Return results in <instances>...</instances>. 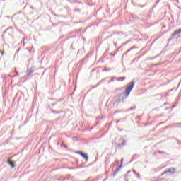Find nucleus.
Wrapping results in <instances>:
<instances>
[{
	"mask_svg": "<svg viewBox=\"0 0 181 181\" xmlns=\"http://www.w3.org/2000/svg\"><path fill=\"white\" fill-rule=\"evenodd\" d=\"M134 86L135 82L134 81H131L130 84H127L124 91L125 93H124V95L122 97V103H125V100H127L128 97H129V94H131V91H132V89L134 88Z\"/></svg>",
	"mask_w": 181,
	"mask_h": 181,
	"instance_id": "f257e3e1",
	"label": "nucleus"
},
{
	"mask_svg": "<svg viewBox=\"0 0 181 181\" xmlns=\"http://www.w3.org/2000/svg\"><path fill=\"white\" fill-rule=\"evenodd\" d=\"M124 97V93H118L115 97V103H117V104H119V103H122V98Z\"/></svg>",
	"mask_w": 181,
	"mask_h": 181,
	"instance_id": "f03ea898",
	"label": "nucleus"
},
{
	"mask_svg": "<svg viewBox=\"0 0 181 181\" xmlns=\"http://www.w3.org/2000/svg\"><path fill=\"white\" fill-rule=\"evenodd\" d=\"M180 33H181V28L175 30L171 35V37H170V39L168 40H170L171 39H173V37H175V36L179 35Z\"/></svg>",
	"mask_w": 181,
	"mask_h": 181,
	"instance_id": "7ed1b4c3",
	"label": "nucleus"
},
{
	"mask_svg": "<svg viewBox=\"0 0 181 181\" xmlns=\"http://www.w3.org/2000/svg\"><path fill=\"white\" fill-rule=\"evenodd\" d=\"M164 173L175 174V173H176V168H171L168 169V170L164 171Z\"/></svg>",
	"mask_w": 181,
	"mask_h": 181,
	"instance_id": "20e7f679",
	"label": "nucleus"
},
{
	"mask_svg": "<svg viewBox=\"0 0 181 181\" xmlns=\"http://www.w3.org/2000/svg\"><path fill=\"white\" fill-rule=\"evenodd\" d=\"M119 170H121V165L119 167H118L113 173V174L112 175V176L113 177H115L117 176V175H118V172H119Z\"/></svg>",
	"mask_w": 181,
	"mask_h": 181,
	"instance_id": "39448f33",
	"label": "nucleus"
},
{
	"mask_svg": "<svg viewBox=\"0 0 181 181\" xmlns=\"http://www.w3.org/2000/svg\"><path fill=\"white\" fill-rule=\"evenodd\" d=\"M81 156L86 160V162H88V155H87V153H82Z\"/></svg>",
	"mask_w": 181,
	"mask_h": 181,
	"instance_id": "423d86ee",
	"label": "nucleus"
},
{
	"mask_svg": "<svg viewBox=\"0 0 181 181\" xmlns=\"http://www.w3.org/2000/svg\"><path fill=\"white\" fill-rule=\"evenodd\" d=\"M127 145V140H123L122 144H118V148H122L123 146H125Z\"/></svg>",
	"mask_w": 181,
	"mask_h": 181,
	"instance_id": "0eeeda50",
	"label": "nucleus"
},
{
	"mask_svg": "<svg viewBox=\"0 0 181 181\" xmlns=\"http://www.w3.org/2000/svg\"><path fill=\"white\" fill-rule=\"evenodd\" d=\"M173 128H181V122L180 123H175L173 124Z\"/></svg>",
	"mask_w": 181,
	"mask_h": 181,
	"instance_id": "6e6552de",
	"label": "nucleus"
},
{
	"mask_svg": "<svg viewBox=\"0 0 181 181\" xmlns=\"http://www.w3.org/2000/svg\"><path fill=\"white\" fill-rule=\"evenodd\" d=\"M8 163L9 164V165L11 166V168H15V163H13V162L8 160Z\"/></svg>",
	"mask_w": 181,
	"mask_h": 181,
	"instance_id": "1a4fd4ad",
	"label": "nucleus"
},
{
	"mask_svg": "<svg viewBox=\"0 0 181 181\" xmlns=\"http://www.w3.org/2000/svg\"><path fill=\"white\" fill-rule=\"evenodd\" d=\"M124 80H127V77L123 76V77H121V78H118L117 79V81H124Z\"/></svg>",
	"mask_w": 181,
	"mask_h": 181,
	"instance_id": "9d476101",
	"label": "nucleus"
},
{
	"mask_svg": "<svg viewBox=\"0 0 181 181\" xmlns=\"http://www.w3.org/2000/svg\"><path fill=\"white\" fill-rule=\"evenodd\" d=\"M132 49H134V47L130 48L129 49H128L127 51H126V52L122 55V57H124V56L128 54V53H129L130 50H132Z\"/></svg>",
	"mask_w": 181,
	"mask_h": 181,
	"instance_id": "9b49d317",
	"label": "nucleus"
},
{
	"mask_svg": "<svg viewBox=\"0 0 181 181\" xmlns=\"http://www.w3.org/2000/svg\"><path fill=\"white\" fill-rule=\"evenodd\" d=\"M32 73H33V71H27L26 72L27 77H29L30 74H32Z\"/></svg>",
	"mask_w": 181,
	"mask_h": 181,
	"instance_id": "f8f14e48",
	"label": "nucleus"
},
{
	"mask_svg": "<svg viewBox=\"0 0 181 181\" xmlns=\"http://www.w3.org/2000/svg\"><path fill=\"white\" fill-rule=\"evenodd\" d=\"M12 78H13V77H16L17 76H19V74L18 72H16V74L15 75H9Z\"/></svg>",
	"mask_w": 181,
	"mask_h": 181,
	"instance_id": "ddd939ff",
	"label": "nucleus"
},
{
	"mask_svg": "<svg viewBox=\"0 0 181 181\" xmlns=\"http://www.w3.org/2000/svg\"><path fill=\"white\" fill-rule=\"evenodd\" d=\"M74 153H77V155H80L81 156V154L83 153V152L78 151H76Z\"/></svg>",
	"mask_w": 181,
	"mask_h": 181,
	"instance_id": "4468645a",
	"label": "nucleus"
},
{
	"mask_svg": "<svg viewBox=\"0 0 181 181\" xmlns=\"http://www.w3.org/2000/svg\"><path fill=\"white\" fill-rule=\"evenodd\" d=\"M115 80H118L117 78V77H112V78H111V81H115Z\"/></svg>",
	"mask_w": 181,
	"mask_h": 181,
	"instance_id": "2eb2a0df",
	"label": "nucleus"
},
{
	"mask_svg": "<svg viewBox=\"0 0 181 181\" xmlns=\"http://www.w3.org/2000/svg\"><path fill=\"white\" fill-rule=\"evenodd\" d=\"M123 162H124V158H122V159H121V161H120V163H121L120 166H121V168H122V163H123Z\"/></svg>",
	"mask_w": 181,
	"mask_h": 181,
	"instance_id": "dca6fc26",
	"label": "nucleus"
},
{
	"mask_svg": "<svg viewBox=\"0 0 181 181\" xmlns=\"http://www.w3.org/2000/svg\"><path fill=\"white\" fill-rule=\"evenodd\" d=\"M132 110H135V107H132L128 109L127 111H131Z\"/></svg>",
	"mask_w": 181,
	"mask_h": 181,
	"instance_id": "f3484780",
	"label": "nucleus"
},
{
	"mask_svg": "<svg viewBox=\"0 0 181 181\" xmlns=\"http://www.w3.org/2000/svg\"><path fill=\"white\" fill-rule=\"evenodd\" d=\"M52 112H53L54 114H59V112H56V111H54V110H53Z\"/></svg>",
	"mask_w": 181,
	"mask_h": 181,
	"instance_id": "a211bd4d",
	"label": "nucleus"
},
{
	"mask_svg": "<svg viewBox=\"0 0 181 181\" xmlns=\"http://www.w3.org/2000/svg\"><path fill=\"white\" fill-rule=\"evenodd\" d=\"M133 173H134V175L138 174V173H136L134 170H133Z\"/></svg>",
	"mask_w": 181,
	"mask_h": 181,
	"instance_id": "6ab92c4d",
	"label": "nucleus"
},
{
	"mask_svg": "<svg viewBox=\"0 0 181 181\" xmlns=\"http://www.w3.org/2000/svg\"><path fill=\"white\" fill-rule=\"evenodd\" d=\"M167 173H165V172H163V173H161V176H163V175H166Z\"/></svg>",
	"mask_w": 181,
	"mask_h": 181,
	"instance_id": "aec40b11",
	"label": "nucleus"
},
{
	"mask_svg": "<svg viewBox=\"0 0 181 181\" xmlns=\"http://www.w3.org/2000/svg\"><path fill=\"white\" fill-rule=\"evenodd\" d=\"M133 159H136V156H134Z\"/></svg>",
	"mask_w": 181,
	"mask_h": 181,
	"instance_id": "412c9836",
	"label": "nucleus"
},
{
	"mask_svg": "<svg viewBox=\"0 0 181 181\" xmlns=\"http://www.w3.org/2000/svg\"><path fill=\"white\" fill-rule=\"evenodd\" d=\"M136 175L137 176L138 178H139V173H137Z\"/></svg>",
	"mask_w": 181,
	"mask_h": 181,
	"instance_id": "4be33fe9",
	"label": "nucleus"
},
{
	"mask_svg": "<svg viewBox=\"0 0 181 181\" xmlns=\"http://www.w3.org/2000/svg\"><path fill=\"white\" fill-rule=\"evenodd\" d=\"M110 56L114 57V56H115V54H110Z\"/></svg>",
	"mask_w": 181,
	"mask_h": 181,
	"instance_id": "5701e85b",
	"label": "nucleus"
},
{
	"mask_svg": "<svg viewBox=\"0 0 181 181\" xmlns=\"http://www.w3.org/2000/svg\"><path fill=\"white\" fill-rule=\"evenodd\" d=\"M57 180H58V181H63V180H64L58 179Z\"/></svg>",
	"mask_w": 181,
	"mask_h": 181,
	"instance_id": "b1692460",
	"label": "nucleus"
},
{
	"mask_svg": "<svg viewBox=\"0 0 181 181\" xmlns=\"http://www.w3.org/2000/svg\"><path fill=\"white\" fill-rule=\"evenodd\" d=\"M0 53H1V54H4V52H2V51L0 50Z\"/></svg>",
	"mask_w": 181,
	"mask_h": 181,
	"instance_id": "393cba45",
	"label": "nucleus"
},
{
	"mask_svg": "<svg viewBox=\"0 0 181 181\" xmlns=\"http://www.w3.org/2000/svg\"><path fill=\"white\" fill-rule=\"evenodd\" d=\"M151 60H153V58H151Z\"/></svg>",
	"mask_w": 181,
	"mask_h": 181,
	"instance_id": "a878e982",
	"label": "nucleus"
},
{
	"mask_svg": "<svg viewBox=\"0 0 181 181\" xmlns=\"http://www.w3.org/2000/svg\"><path fill=\"white\" fill-rule=\"evenodd\" d=\"M164 105H166V103H164Z\"/></svg>",
	"mask_w": 181,
	"mask_h": 181,
	"instance_id": "bb28decb",
	"label": "nucleus"
}]
</instances>
